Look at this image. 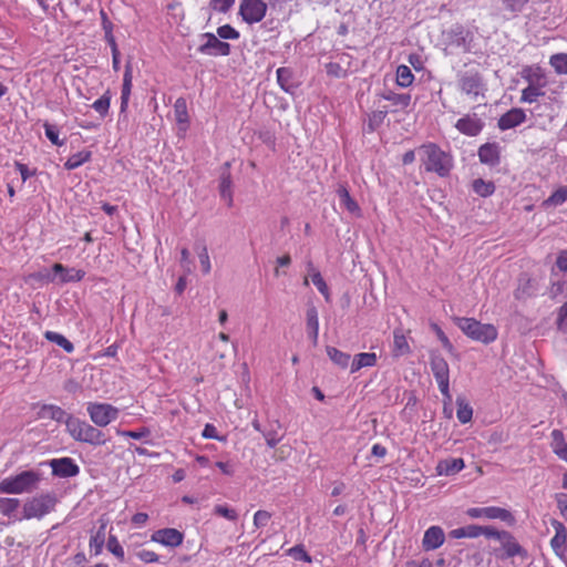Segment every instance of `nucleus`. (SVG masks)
<instances>
[{
	"instance_id": "obj_1",
	"label": "nucleus",
	"mask_w": 567,
	"mask_h": 567,
	"mask_svg": "<svg viewBox=\"0 0 567 567\" xmlns=\"http://www.w3.org/2000/svg\"><path fill=\"white\" fill-rule=\"evenodd\" d=\"M420 161L424 169L435 173L440 177H445L453 168V157L444 152L437 144L427 143L417 148Z\"/></svg>"
},
{
	"instance_id": "obj_2",
	"label": "nucleus",
	"mask_w": 567,
	"mask_h": 567,
	"mask_svg": "<svg viewBox=\"0 0 567 567\" xmlns=\"http://www.w3.org/2000/svg\"><path fill=\"white\" fill-rule=\"evenodd\" d=\"M42 481L41 473L28 470L19 474L8 476L0 482V493L24 494L32 493Z\"/></svg>"
},
{
	"instance_id": "obj_3",
	"label": "nucleus",
	"mask_w": 567,
	"mask_h": 567,
	"mask_svg": "<svg viewBox=\"0 0 567 567\" xmlns=\"http://www.w3.org/2000/svg\"><path fill=\"white\" fill-rule=\"evenodd\" d=\"M66 431L73 440L95 446L104 445L109 441V437L99 426H93L74 416L66 419Z\"/></svg>"
},
{
	"instance_id": "obj_4",
	"label": "nucleus",
	"mask_w": 567,
	"mask_h": 567,
	"mask_svg": "<svg viewBox=\"0 0 567 567\" xmlns=\"http://www.w3.org/2000/svg\"><path fill=\"white\" fill-rule=\"evenodd\" d=\"M59 499L52 492L39 494L23 503L22 516L19 519H41L55 509Z\"/></svg>"
},
{
	"instance_id": "obj_5",
	"label": "nucleus",
	"mask_w": 567,
	"mask_h": 567,
	"mask_svg": "<svg viewBox=\"0 0 567 567\" xmlns=\"http://www.w3.org/2000/svg\"><path fill=\"white\" fill-rule=\"evenodd\" d=\"M456 326L471 339L491 343L497 338V329L489 323H482L474 318H455Z\"/></svg>"
},
{
	"instance_id": "obj_6",
	"label": "nucleus",
	"mask_w": 567,
	"mask_h": 567,
	"mask_svg": "<svg viewBox=\"0 0 567 567\" xmlns=\"http://www.w3.org/2000/svg\"><path fill=\"white\" fill-rule=\"evenodd\" d=\"M91 421L99 427H105L118 417V409L109 403L90 402L86 408Z\"/></svg>"
},
{
	"instance_id": "obj_7",
	"label": "nucleus",
	"mask_w": 567,
	"mask_h": 567,
	"mask_svg": "<svg viewBox=\"0 0 567 567\" xmlns=\"http://www.w3.org/2000/svg\"><path fill=\"white\" fill-rule=\"evenodd\" d=\"M457 85L463 93L474 99L483 94L485 89L482 74L474 70L460 72L457 74Z\"/></svg>"
},
{
	"instance_id": "obj_8",
	"label": "nucleus",
	"mask_w": 567,
	"mask_h": 567,
	"mask_svg": "<svg viewBox=\"0 0 567 567\" xmlns=\"http://www.w3.org/2000/svg\"><path fill=\"white\" fill-rule=\"evenodd\" d=\"M267 4L262 0H243L239 14L249 24L261 21L266 14Z\"/></svg>"
},
{
	"instance_id": "obj_9",
	"label": "nucleus",
	"mask_w": 567,
	"mask_h": 567,
	"mask_svg": "<svg viewBox=\"0 0 567 567\" xmlns=\"http://www.w3.org/2000/svg\"><path fill=\"white\" fill-rule=\"evenodd\" d=\"M206 42L199 45L198 52L212 56H227L230 54V44L219 40L214 33L202 34Z\"/></svg>"
},
{
	"instance_id": "obj_10",
	"label": "nucleus",
	"mask_w": 567,
	"mask_h": 567,
	"mask_svg": "<svg viewBox=\"0 0 567 567\" xmlns=\"http://www.w3.org/2000/svg\"><path fill=\"white\" fill-rule=\"evenodd\" d=\"M483 120L476 113H470L458 118L455 128L467 136H477L484 128Z\"/></svg>"
},
{
	"instance_id": "obj_11",
	"label": "nucleus",
	"mask_w": 567,
	"mask_h": 567,
	"mask_svg": "<svg viewBox=\"0 0 567 567\" xmlns=\"http://www.w3.org/2000/svg\"><path fill=\"white\" fill-rule=\"evenodd\" d=\"M52 474L56 477H73L80 473V467L71 457L53 458L49 462Z\"/></svg>"
},
{
	"instance_id": "obj_12",
	"label": "nucleus",
	"mask_w": 567,
	"mask_h": 567,
	"mask_svg": "<svg viewBox=\"0 0 567 567\" xmlns=\"http://www.w3.org/2000/svg\"><path fill=\"white\" fill-rule=\"evenodd\" d=\"M467 516L471 518L486 517L489 519H501L504 522L513 519L511 512L505 508L491 506V507H472L466 511Z\"/></svg>"
},
{
	"instance_id": "obj_13",
	"label": "nucleus",
	"mask_w": 567,
	"mask_h": 567,
	"mask_svg": "<svg viewBox=\"0 0 567 567\" xmlns=\"http://www.w3.org/2000/svg\"><path fill=\"white\" fill-rule=\"evenodd\" d=\"M551 525L555 529V536L550 540V546L559 558H564L567 550V528L557 519H553Z\"/></svg>"
},
{
	"instance_id": "obj_14",
	"label": "nucleus",
	"mask_w": 567,
	"mask_h": 567,
	"mask_svg": "<svg viewBox=\"0 0 567 567\" xmlns=\"http://www.w3.org/2000/svg\"><path fill=\"white\" fill-rule=\"evenodd\" d=\"M184 535L175 528H163L153 533L152 540L167 547H177L183 543Z\"/></svg>"
},
{
	"instance_id": "obj_15",
	"label": "nucleus",
	"mask_w": 567,
	"mask_h": 567,
	"mask_svg": "<svg viewBox=\"0 0 567 567\" xmlns=\"http://www.w3.org/2000/svg\"><path fill=\"white\" fill-rule=\"evenodd\" d=\"M481 163L488 166H496L501 163V146L498 143H485L477 152Z\"/></svg>"
},
{
	"instance_id": "obj_16",
	"label": "nucleus",
	"mask_w": 567,
	"mask_h": 567,
	"mask_svg": "<svg viewBox=\"0 0 567 567\" xmlns=\"http://www.w3.org/2000/svg\"><path fill=\"white\" fill-rule=\"evenodd\" d=\"M445 534L442 527L431 526L429 527L422 539V548L425 551L435 550L444 544Z\"/></svg>"
},
{
	"instance_id": "obj_17",
	"label": "nucleus",
	"mask_w": 567,
	"mask_h": 567,
	"mask_svg": "<svg viewBox=\"0 0 567 567\" xmlns=\"http://www.w3.org/2000/svg\"><path fill=\"white\" fill-rule=\"evenodd\" d=\"M525 120L526 114L524 110L514 107L499 117L497 126L501 131H507L520 125Z\"/></svg>"
},
{
	"instance_id": "obj_18",
	"label": "nucleus",
	"mask_w": 567,
	"mask_h": 567,
	"mask_svg": "<svg viewBox=\"0 0 567 567\" xmlns=\"http://www.w3.org/2000/svg\"><path fill=\"white\" fill-rule=\"evenodd\" d=\"M52 270L55 272L56 277L59 276L60 284L78 282L85 276L84 270L75 268L68 269L62 264H54Z\"/></svg>"
},
{
	"instance_id": "obj_19",
	"label": "nucleus",
	"mask_w": 567,
	"mask_h": 567,
	"mask_svg": "<svg viewBox=\"0 0 567 567\" xmlns=\"http://www.w3.org/2000/svg\"><path fill=\"white\" fill-rule=\"evenodd\" d=\"M430 364L435 380L450 378L449 364L440 353L431 352Z\"/></svg>"
},
{
	"instance_id": "obj_20",
	"label": "nucleus",
	"mask_w": 567,
	"mask_h": 567,
	"mask_svg": "<svg viewBox=\"0 0 567 567\" xmlns=\"http://www.w3.org/2000/svg\"><path fill=\"white\" fill-rule=\"evenodd\" d=\"M502 547L505 550V556L502 558H512L515 556H519L522 558H526L528 556L527 550L519 545V543L515 539V537L509 533V537L502 538L501 540Z\"/></svg>"
},
{
	"instance_id": "obj_21",
	"label": "nucleus",
	"mask_w": 567,
	"mask_h": 567,
	"mask_svg": "<svg viewBox=\"0 0 567 567\" xmlns=\"http://www.w3.org/2000/svg\"><path fill=\"white\" fill-rule=\"evenodd\" d=\"M536 292L535 281L527 275H522L518 279V286L514 291V296L517 300H524Z\"/></svg>"
},
{
	"instance_id": "obj_22",
	"label": "nucleus",
	"mask_w": 567,
	"mask_h": 567,
	"mask_svg": "<svg viewBox=\"0 0 567 567\" xmlns=\"http://www.w3.org/2000/svg\"><path fill=\"white\" fill-rule=\"evenodd\" d=\"M464 466L463 458H445L437 463L436 472L439 475L451 476L461 472Z\"/></svg>"
},
{
	"instance_id": "obj_23",
	"label": "nucleus",
	"mask_w": 567,
	"mask_h": 567,
	"mask_svg": "<svg viewBox=\"0 0 567 567\" xmlns=\"http://www.w3.org/2000/svg\"><path fill=\"white\" fill-rule=\"evenodd\" d=\"M277 82L279 86L287 93L293 94L297 89V83L295 82L293 71L290 68H279L277 70Z\"/></svg>"
},
{
	"instance_id": "obj_24",
	"label": "nucleus",
	"mask_w": 567,
	"mask_h": 567,
	"mask_svg": "<svg viewBox=\"0 0 567 567\" xmlns=\"http://www.w3.org/2000/svg\"><path fill=\"white\" fill-rule=\"evenodd\" d=\"M39 416L41 419L64 422L65 424L68 417H73V415L68 414L62 408L53 404H43L39 411Z\"/></svg>"
},
{
	"instance_id": "obj_25",
	"label": "nucleus",
	"mask_w": 567,
	"mask_h": 567,
	"mask_svg": "<svg viewBox=\"0 0 567 567\" xmlns=\"http://www.w3.org/2000/svg\"><path fill=\"white\" fill-rule=\"evenodd\" d=\"M224 169L220 174V182H219V194L221 198L227 200V205L230 207L233 205V192H231V176L228 171L229 163H225Z\"/></svg>"
},
{
	"instance_id": "obj_26",
	"label": "nucleus",
	"mask_w": 567,
	"mask_h": 567,
	"mask_svg": "<svg viewBox=\"0 0 567 567\" xmlns=\"http://www.w3.org/2000/svg\"><path fill=\"white\" fill-rule=\"evenodd\" d=\"M132 68L130 64L125 66L124 75H123V84H122V92H121V105H120V112L124 113L127 110L128 101L131 96V90H132Z\"/></svg>"
},
{
	"instance_id": "obj_27",
	"label": "nucleus",
	"mask_w": 567,
	"mask_h": 567,
	"mask_svg": "<svg viewBox=\"0 0 567 567\" xmlns=\"http://www.w3.org/2000/svg\"><path fill=\"white\" fill-rule=\"evenodd\" d=\"M337 195L340 199V204L351 214L359 215L360 207L358 203L350 196V193L346 185L340 184L337 188Z\"/></svg>"
},
{
	"instance_id": "obj_28",
	"label": "nucleus",
	"mask_w": 567,
	"mask_h": 567,
	"mask_svg": "<svg viewBox=\"0 0 567 567\" xmlns=\"http://www.w3.org/2000/svg\"><path fill=\"white\" fill-rule=\"evenodd\" d=\"M280 431L281 424L278 421L269 423V425L264 429L262 436L269 447H275L282 440L284 434L280 433Z\"/></svg>"
},
{
	"instance_id": "obj_29",
	"label": "nucleus",
	"mask_w": 567,
	"mask_h": 567,
	"mask_svg": "<svg viewBox=\"0 0 567 567\" xmlns=\"http://www.w3.org/2000/svg\"><path fill=\"white\" fill-rule=\"evenodd\" d=\"M551 449L553 452L563 461L567 462V443L564 433L560 430L551 432Z\"/></svg>"
},
{
	"instance_id": "obj_30",
	"label": "nucleus",
	"mask_w": 567,
	"mask_h": 567,
	"mask_svg": "<svg viewBox=\"0 0 567 567\" xmlns=\"http://www.w3.org/2000/svg\"><path fill=\"white\" fill-rule=\"evenodd\" d=\"M377 364V354L373 352H362L354 355L351 362V372L354 373L362 368L374 367Z\"/></svg>"
},
{
	"instance_id": "obj_31",
	"label": "nucleus",
	"mask_w": 567,
	"mask_h": 567,
	"mask_svg": "<svg viewBox=\"0 0 567 567\" xmlns=\"http://www.w3.org/2000/svg\"><path fill=\"white\" fill-rule=\"evenodd\" d=\"M411 348L408 343L406 337L402 329H395L393 331V354L401 357L410 353Z\"/></svg>"
},
{
	"instance_id": "obj_32",
	"label": "nucleus",
	"mask_w": 567,
	"mask_h": 567,
	"mask_svg": "<svg viewBox=\"0 0 567 567\" xmlns=\"http://www.w3.org/2000/svg\"><path fill=\"white\" fill-rule=\"evenodd\" d=\"M523 78L528 82L529 85L546 86V76L540 68L532 69L526 68L523 71Z\"/></svg>"
},
{
	"instance_id": "obj_33",
	"label": "nucleus",
	"mask_w": 567,
	"mask_h": 567,
	"mask_svg": "<svg viewBox=\"0 0 567 567\" xmlns=\"http://www.w3.org/2000/svg\"><path fill=\"white\" fill-rule=\"evenodd\" d=\"M326 351H327V355L329 357V359L339 368L346 369L349 365L350 360H351V357L349 353L342 352L339 349L331 347V346H328L326 348Z\"/></svg>"
},
{
	"instance_id": "obj_34",
	"label": "nucleus",
	"mask_w": 567,
	"mask_h": 567,
	"mask_svg": "<svg viewBox=\"0 0 567 567\" xmlns=\"http://www.w3.org/2000/svg\"><path fill=\"white\" fill-rule=\"evenodd\" d=\"M91 156L92 153L90 151H81L76 154H73L64 163V168L68 171L75 169L80 167L82 164L89 162L91 159Z\"/></svg>"
},
{
	"instance_id": "obj_35",
	"label": "nucleus",
	"mask_w": 567,
	"mask_h": 567,
	"mask_svg": "<svg viewBox=\"0 0 567 567\" xmlns=\"http://www.w3.org/2000/svg\"><path fill=\"white\" fill-rule=\"evenodd\" d=\"M44 337L47 340L60 346L68 353H72L74 351L73 343L61 333L54 331H47L44 333Z\"/></svg>"
},
{
	"instance_id": "obj_36",
	"label": "nucleus",
	"mask_w": 567,
	"mask_h": 567,
	"mask_svg": "<svg viewBox=\"0 0 567 567\" xmlns=\"http://www.w3.org/2000/svg\"><path fill=\"white\" fill-rule=\"evenodd\" d=\"M380 96L383 100L392 102L394 105H399L403 109L408 107L411 103V95L410 94H399L394 93L392 91H384L380 94Z\"/></svg>"
},
{
	"instance_id": "obj_37",
	"label": "nucleus",
	"mask_w": 567,
	"mask_h": 567,
	"mask_svg": "<svg viewBox=\"0 0 567 567\" xmlns=\"http://www.w3.org/2000/svg\"><path fill=\"white\" fill-rule=\"evenodd\" d=\"M545 86L529 85L522 91L520 102L523 103H534L538 100V97L544 96L545 92L543 91Z\"/></svg>"
},
{
	"instance_id": "obj_38",
	"label": "nucleus",
	"mask_w": 567,
	"mask_h": 567,
	"mask_svg": "<svg viewBox=\"0 0 567 567\" xmlns=\"http://www.w3.org/2000/svg\"><path fill=\"white\" fill-rule=\"evenodd\" d=\"M456 404H457L456 415H457L458 421L462 424L468 423L473 417L472 406L462 398H457Z\"/></svg>"
},
{
	"instance_id": "obj_39",
	"label": "nucleus",
	"mask_w": 567,
	"mask_h": 567,
	"mask_svg": "<svg viewBox=\"0 0 567 567\" xmlns=\"http://www.w3.org/2000/svg\"><path fill=\"white\" fill-rule=\"evenodd\" d=\"M414 81V75L408 65H399L396 69V84L401 87L410 86Z\"/></svg>"
},
{
	"instance_id": "obj_40",
	"label": "nucleus",
	"mask_w": 567,
	"mask_h": 567,
	"mask_svg": "<svg viewBox=\"0 0 567 567\" xmlns=\"http://www.w3.org/2000/svg\"><path fill=\"white\" fill-rule=\"evenodd\" d=\"M480 526L478 525H467L465 527L455 528L450 532V536L455 539L468 537L476 538L480 536Z\"/></svg>"
},
{
	"instance_id": "obj_41",
	"label": "nucleus",
	"mask_w": 567,
	"mask_h": 567,
	"mask_svg": "<svg viewBox=\"0 0 567 567\" xmlns=\"http://www.w3.org/2000/svg\"><path fill=\"white\" fill-rule=\"evenodd\" d=\"M472 186L473 190L482 197H488L495 192L494 183L482 178L474 179Z\"/></svg>"
},
{
	"instance_id": "obj_42",
	"label": "nucleus",
	"mask_w": 567,
	"mask_h": 567,
	"mask_svg": "<svg viewBox=\"0 0 567 567\" xmlns=\"http://www.w3.org/2000/svg\"><path fill=\"white\" fill-rule=\"evenodd\" d=\"M19 506L20 501L18 498H0V513L7 517H12Z\"/></svg>"
},
{
	"instance_id": "obj_43",
	"label": "nucleus",
	"mask_w": 567,
	"mask_h": 567,
	"mask_svg": "<svg viewBox=\"0 0 567 567\" xmlns=\"http://www.w3.org/2000/svg\"><path fill=\"white\" fill-rule=\"evenodd\" d=\"M111 103V93L106 91L100 99H97L92 107L100 114L101 118H104L109 114Z\"/></svg>"
},
{
	"instance_id": "obj_44",
	"label": "nucleus",
	"mask_w": 567,
	"mask_h": 567,
	"mask_svg": "<svg viewBox=\"0 0 567 567\" xmlns=\"http://www.w3.org/2000/svg\"><path fill=\"white\" fill-rule=\"evenodd\" d=\"M450 34H451V43L452 44L460 47V48L466 47L468 32L465 31L463 27L457 25V27L453 28L451 30Z\"/></svg>"
},
{
	"instance_id": "obj_45",
	"label": "nucleus",
	"mask_w": 567,
	"mask_h": 567,
	"mask_svg": "<svg viewBox=\"0 0 567 567\" xmlns=\"http://www.w3.org/2000/svg\"><path fill=\"white\" fill-rule=\"evenodd\" d=\"M549 63L558 74H567V54L566 53H556V54L551 55Z\"/></svg>"
},
{
	"instance_id": "obj_46",
	"label": "nucleus",
	"mask_w": 567,
	"mask_h": 567,
	"mask_svg": "<svg viewBox=\"0 0 567 567\" xmlns=\"http://www.w3.org/2000/svg\"><path fill=\"white\" fill-rule=\"evenodd\" d=\"M503 8L514 16L520 13L530 0H499Z\"/></svg>"
},
{
	"instance_id": "obj_47",
	"label": "nucleus",
	"mask_w": 567,
	"mask_h": 567,
	"mask_svg": "<svg viewBox=\"0 0 567 567\" xmlns=\"http://www.w3.org/2000/svg\"><path fill=\"white\" fill-rule=\"evenodd\" d=\"M311 280L312 284L317 287V289L322 293L326 301H330V291L320 271L313 270V274H311Z\"/></svg>"
},
{
	"instance_id": "obj_48",
	"label": "nucleus",
	"mask_w": 567,
	"mask_h": 567,
	"mask_svg": "<svg viewBox=\"0 0 567 567\" xmlns=\"http://www.w3.org/2000/svg\"><path fill=\"white\" fill-rule=\"evenodd\" d=\"M104 543H105V535H104L103 527H101L90 538V548H91V550H94V555L101 554Z\"/></svg>"
},
{
	"instance_id": "obj_49",
	"label": "nucleus",
	"mask_w": 567,
	"mask_h": 567,
	"mask_svg": "<svg viewBox=\"0 0 567 567\" xmlns=\"http://www.w3.org/2000/svg\"><path fill=\"white\" fill-rule=\"evenodd\" d=\"M43 127H44V131H45V136L48 137V140L53 145H56V146L64 145L65 140H60L59 138V130H58V127L55 125L45 122L43 124Z\"/></svg>"
},
{
	"instance_id": "obj_50",
	"label": "nucleus",
	"mask_w": 567,
	"mask_h": 567,
	"mask_svg": "<svg viewBox=\"0 0 567 567\" xmlns=\"http://www.w3.org/2000/svg\"><path fill=\"white\" fill-rule=\"evenodd\" d=\"M307 331L319 330L318 310L315 306H309L306 312Z\"/></svg>"
},
{
	"instance_id": "obj_51",
	"label": "nucleus",
	"mask_w": 567,
	"mask_h": 567,
	"mask_svg": "<svg viewBox=\"0 0 567 567\" xmlns=\"http://www.w3.org/2000/svg\"><path fill=\"white\" fill-rule=\"evenodd\" d=\"M480 536L481 535H484L486 536L487 538H495V539H498L499 542L502 540V538H508L509 537V532L507 530H497L495 529L494 527L492 526H480Z\"/></svg>"
},
{
	"instance_id": "obj_52",
	"label": "nucleus",
	"mask_w": 567,
	"mask_h": 567,
	"mask_svg": "<svg viewBox=\"0 0 567 567\" xmlns=\"http://www.w3.org/2000/svg\"><path fill=\"white\" fill-rule=\"evenodd\" d=\"M556 327L559 332L567 334V301L557 310Z\"/></svg>"
},
{
	"instance_id": "obj_53",
	"label": "nucleus",
	"mask_w": 567,
	"mask_h": 567,
	"mask_svg": "<svg viewBox=\"0 0 567 567\" xmlns=\"http://www.w3.org/2000/svg\"><path fill=\"white\" fill-rule=\"evenodd\" d=\"M567 200V187L556 189L546 200L547 204L559 206Z\"/></svg>"
},
{
	"instance_id": "obj_54",
	"label": "nucleus",
	"mask_w": 567,
	"mask_h": 567,
	"mask_svg": "<svg viewBox=\"0 0 567 567\" xmlns=\"http://www.w3.org/2000/svg\"><path fill=\"white\" fill-rule=\"evenodd\" d=\"M217 34L223 40H237L240 37L239 32L230 24H224L217 28Z\"/></svg>"
},
{
	"instance_id": "obj_55",
	"label": "nucleus",
	"mask_w": 567,
	"mask_h": 567,
	"mask_svg": "<svg viewBox=\"0 0 567 567\" xmlns=\"http://www.w3.org/2000/svg\"><path fill=\"white\" fill-rule=\"evenodd\" d=\"M107 549L121 561L124 560V549L118 543L117 538L113 535H111L107 539Z\"/></svg>"
},
{
	"instance_id": "obj_56",
	"label": "nucleus",
	"mask_w": 567,
	"mask_h": 567,
	"mask_svg": "<svg viewBox=\"0 0 567 567\" xmlns=\"http://www.w3.org/2000/svg\"><path fill=\"white\" fill-rule=\"evenodd\" d=\"M288 555L295 558L296 560H302L306 563L311 561L310 555L305 550L302 545H296L288 550Z\"/></svg>"
},
{
	"instance_id": "obj_57",
	"label": "nucleus",
	"mask_w": 567,
	"mask_h": 567,
	"mask_svg": "<svg viewBox=\"0 0 567 567\" xmlns=\"http://www.w3.org/2000/svg\"><path fill=\"white\" fill-rule=\"evenodd\" d=\"M214 513L231 522H235L238 518L237 512L225 505H216L214 508Z\"/></svg>"
},
{
	"instance_id": "obj_58",
	"label": "nucleus",
	"mask_w": 567,
	"mask_h": 567,
	"mask_svg": "<svg viewBox=\"0 0 567 567\" xmlns=\"http://www.w3.org/2000/svg\"><path fill=\"white\" fill-rule=\"evenodd\" d=\"M234 3L235 0H210L209 7L215 11L227 13Z\"/></svg>"
},
{
	"instance_id": "obj_59",
	"label": "nucleus",
	"mask_w": 567,
	"mask_h": 567,
	"mask_svg": "<svg viewBox=\"0 0 567 567\" xmlns=\"http://www.w3.org/2000/svg\"><path fill=\"white\" fill-rule=\"evenodd\" d=\"M198 258L202 266V270L204 274H209L212 269L209 255L207 247L205 245L202 246L200 250L198 251Z\"/></svg>"
},
{
	"instance_id": "obj_60",
	"label": "nucleus",
	"mask_w": 567,
	"mask_h": 567,
	"mask_svg": "<svg viewBox=\"0 0 567 567\" xmlns=\"http://www.w3.org/2000/svg\"><path fill=\"white\" fill-rule=\"evenodd\" d=\"M271 518V514L267 511L259 509L254 515V525L257 528L264 527Z\"/></svg>"
},
{
	"instance_id": "obj_61",
	"label": "nucleus",
	"mask_w": 567,
	"mask_h": 567,
	"mask_svg": "<svg viewBox=\"0 0 567 567\" xmlns=\"http://www.w3.org/2000/svg\"><path fill=\"white\" fill-rule=\"evenodd\" d=\"M176 118L179 123L187 121L186 103L183 99H178L175 103Z\"/></svg>"
},
{
	"instance_id": "obj_62",
	"label": "nucleus",
	"mask_w": 567,
	"mask_h": 567,
	"mask_svg": "<svg viewBox=\"0 0 567 567\" xmlns=\"http://www.w3.org/2000/svg\"><path fill=\"white\" fill-rule=\"evenodd\" d=\"M388 112L386 111H375L370 115L369 126L373 131L377 126H379L385 118Z\"/></svg>"
},
{
	"instance_id": "obj_63",
	"label": "nucleus",
	"mask_w": 567,
	"mask_h": 567,
	"mask_svg": "<svg viewBox=\"0 0 567 567\" xmlns=\"http://www.w3.org/2000/svg\"><path fill=\"white\" fill-rule=\"evenodd\" d=\"M136 556L144 563H156L159 560V557L156 553L147 549L138 550Z\"/></svg>"
},
{
	"instance_id": "obj_64",
	"label": "nucleus",
	"mask_w": 567,
	"mask_h": 567,
	"mask_svg": "<svg viewBox=\"0 0 567 567\" xmlns=\"http://www.w3.org/2000/svg\"><path fill=\"white\" fill-rule=\"evenodd\" d=\"M556 266L560 271L567 272V249L559 252Z\"/></svg>"
}]
</instances>
